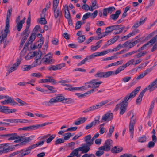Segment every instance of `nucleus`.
<instances>
[{
    "instance_id": "obj_1",
    "label": "nucleus",
    "mask_w": 157,
    "mask_h": 157,
    "mask_svg": "<svg viewBox=\"0 0 157 157\" xmlns=\"http://www.w3.org/2000/svg\"><path fill=\"white\" fill-rule=\"evenodd\" d=\"M140 86H139L135 89L130 94H128L124 98L123 101L117 105L115 110L117 111L119 109V113L123 115L126 111L128 105L127 101L132 100L138 93L140 89Z\"/></svg>"
},
{
    "instance_id": "obj_2",
    "label": "nucleus",
    "mask_w": 157,
    "mask_h": 157,
    "mask_svg": "<svg viewBox=\"0 0 157 157\" xmlns=\"http://www.w3.org/2000/svg\"><path fill=\"white\" fill-rule=\"evenodd\" d=\"M16 137V138L14 141V142L18 143V144L15 145V146H21L33 140L35 138V136L32 135L29 137H24L22 136H20L17 135Z\"/></svg>"
},
{
    "instance_id": "obj_3",
    "label": "nucleus",
    "mask_w": 157,
    "mask_h": 157,
    "mask_svg": "<svg viewBox=\"0 0 157 157\" xmlns=\"http://www.w3.org/2000/svg\"><path fill=\"white\" fill-rule=\"evenodd\" d=\"M136 121V118L134 114H132L131 118L129 125V131L130 133V137L132 139L133 137L134 131V127Z\"/></svg>"
},
{
    "instance_id": "obj_4",
    "label": "nucleus",
    "mask_w": 157,
    "mask_h": 157,
    "mask_svg": "<svg viewBox=\"0 0 157 157\" xmlns=\"http://www.w3.org/2000/svg\"><path fill=\"white\" fill-rule=\"evenodd\" d=\"M41 56V52L40 50L29 53L25 57L26 60H29L35 57L37 59H40Z\"/></svg>"
},
{
    "instance_id": "obj_5",
    "label": "nucleus",
    "mask_w": 157,
    "mask_h": 157,
    "mask_svg": "<svg viewBox=\"0 0 157 157\" xmlns=\"http://www.w3.org/2000/svg\"><path fill=\"white\" fill-rule=\"evenodd\" d=\"M102 83V82L101 81H99L98 80L95 79H93L90 82L86 83V84H89L87 85L88 89L89 88H92L94 89L98 88L99 86Z\"/></svg>"
},
{
    "instance_id": "obj_6",
    "label": "nucleus",
    "mask_w": 157,
    "mask_h": 157,
    "mask_svg": "<svg viewBox=\"0 0 157 157\" xmlns=\"http://www.w3.org/2000/svg\"><path fill=\"white\" fill-rule=\"evenodd\" d=\"M52 55L51 53H48L44 57L42 60L43 63L45 64H48L52 63L54 60L52 58Z\"/></svg>"
},
{
    "instance_id": "obj_7",
    "label": "nucleus",
    "mask_w": 157,
    "mask_h": 157,
    "mask_svg": "<svg viewBox=\"0 0 157 157\" xmlns=\"http://www.w3.org/2000/svg\"><path fill=\"white\" fill-rule=\"evenodd\" d=\"M10 32L9 28L5 27L3 31L0 32V44L2 43L4 39L7 37L8 34Z\"/></svg>"
},
{
    "instance_id": "obj_8",
    "label": "nucleus",
    "mask_w": 157,
    "mask_h": 157,
    "mask_svg": "<svg viewBox=\"0 0 157 157\" xmlns=\"http://www.w3.org/2000/svg\"><path fill=\"white\" fill-rule=\"evenodd\" d=\"M56 135L55 134H48L43 136H41L40 137L42 139H47L46 142L47 144H50L55 138Z\"/></svg>"
},
{
    "instance_id": "obj_9",
    "label": "nucleus",
    "mask_w": 157,
    "mask_h": 157,
    "mask_svg": "<svg viewBox=\"0 0 157 157\" xmlns=\"http://www.w3.org/2000/svg\"><path fill=\"white\" fill-rule=\"evenodd\" d=\"M40 83H51L52 84H55L57 83L56 82L52 77H47L45 79H41L39 81Z\"/></svg>"
},
{
    "instance_id": "obj_10",
    "label": "nucleus",
    "mask_w": 157,
    "mask_h": 157,
    "mask_svg": "<svg viewBox=\"0 0 157 157\" xmlns=\"http://www.w3.org/2000/svg\"><path fill=\"white\" fill-rule=\"evenodd\" d=\"M157 83V81L155 79L147 87L145 88L143 90V91L145 92L147 90H149L150 92L154 90L156 87V86L155 85Z\"/></svg>"
},
{
    "instance_id": "obj_11",
    "label": "nucleus",
    "mask_w": 157,
    "mask_h": 157,
    "mask_svg": "<svg viewBox=\"0 0 157 157\" xmlns=\"http://www.w3.org/2000/svg\"><path fill=\"white\" fill-rule=\"evenodd\" d=\"M113 115L112 113L108 112L103 115L102 117V120L104 121L108 122L113 119Z\"/></svg>"
},
{
    "instance_id": "obj_12",
    "label": "nucleus",
    "mask_w": 157,
    "mask_h": 157,
    "mask_svg": "<svg viewBox=\"0 0 157 157\" xmlns=\"http://www.w3.org/2000/svg\"><path fill=\"white\" fill-rule=\"evenodd\" d=\"M92 136L90 134L84 137V141L86 143L87 145L89 146H90L93 144V140L92 138H91Z\"/></svg>"
},
{
    "instance_id": "obj_13",
    "label": "nucleus",
    "mask_w": 157,
    "mask_h": 157,
    "mask_svg": "<svg viewBox=\"0 0 157 157\" xmlns=\"http://www.w3.org/2000/svg\"><path fill=\"white\" fill-rule=\"evenodd\" d=\"M17 111L16 109H10L8 107L6 106H2V107L1 112L4 113L5 114H7L15 112Z\"/></svg>"
},
{
    "instance_id": "obj_14",
    "label": "nucleus",
    "mask_w": 157,
    "mask_h": 157,
    "mask_svg": "<svg viewBox=\"0 0 157 157\" xmlns=\"http://www.w3.org/2000/svg\"><path fill=\"white\" fill-rule=\"evenodd\" d=\"M6 98H7V99L1 102V103L2 104L6 105L9 103H11V105H15L16 104L14 101L11 97L7 96Z\"/></svg>"
},
{
    "instance_id": "obj_15",
    "label": "nucleus",
    "mask_w": 157,
    "mask_h": 157,
    "mask_svg": "<svg viewBox=\"0 0 157 157\" xmlns=\"http://www.w3.org/2000/svg\"><path fill=\"white\" fill-rule=\"evenodd\" d=\"M12 12V10L11 9L8 10L7 13V17L6 20V25L5 28H9V19L10 18Z\"/></svg>"
},
{
    "instance_id": "obj_16",
    "label": "nucleus",
    "mask_w": 157,
    "mask_h": 157,
    "mask_svg": "<svg viewBox=\"0 0 157 157\" xmlns=\"http://www.w3.org/2000/svg\"><path fill=\"white\" fill-rule=\"evenodd\" d=\"M54 17L55 18H57L60 17L62 15V12L59 9H57V8H53Z\"/></svg>"
},
{
    "instance_id": "obj_17",
    "label": "nucleus",
    "mask_w": 157,
    "mask_h": 157,
    "mask_svg": "<svg viewBox=\"0 0 157 157\" xmlns=\"http://www.w3.org/2000/svg\"><path fill=\"white\" fill-rule=\"evenodd\" d=\"M20 63V62L19 61H17L15 63L13 66L11 67L9 69L8 71L9 73L12 72L13 71L17 69L18 66H19Z\"/></svg>"
},
{
    "instance_id": "obj_18",
    "label": "nucleus",
    "mask_w": 157,
    "mask_h": 157,
    "mask_svg": "<svg viewBox=\"0 0 157 157\" xmlns=\"http://www.w3.org/2000/svg\"><path fill=\"white\" fill-rule=\"evenodd\" d=\"M48 123H44L42 124H39L36 125H32L31 126L32 130H35L38 129L48 124Z\"/></svg>"
},
{
    "instance_id": "obj_19",
    "label": "nucleus",
    "mask_w": 157,
    "mask_h": 157,
    "mask_svg": "<svg viewBox=\"0 0 157 157\" xmlns=\"http://www.w3.org/2000/svg\"><path fill=\"white\" fill-rule=\"evenodd\" d=\"M151 71L150 70H146L143 73L140 74L136 78V79L138 80L144 77L147 74Z\"/></svg>"
},
{
    "instance_id": "obj_20",
    "label": "nucleus",
    "mask_w": 157,
    "mask_h": 157,
    "mask_svg": "<svg viewBox=\"0 0 157 157\" xmlns=\"http://www.w3.org/2000/svg\"><path fill=\"white\" fill-rule=\"evenodd\" d=\"M25 18L24 17L22 20L17 23V29L18 31H20L22 28L23 24L25 23Z\"/></svg>"
},
{
    "instance_id": "obj_21",
    "label": "nucleus",
    "mask_w": 157,
    "mask_h": 157,
    "mask_svg": "<svg viewBox=\"0 0 157 157\" xmlns=\"http://www.w3.org/2000/svg\"><path fill=\"white\" fill-rule=\"evenodd\" d=\"M113 146V142L110 139H108L105 142V146L101 147H111Z\"/></svg>"
},
{
    "instance_id": "obj_22",
    "label": "nucleus",
    "mask_w": 157,
    "mask_h": 157,
    "mask_svg": "<svg viewBox=\"0 0 157 157\" xmlns=\"http://www.w3.org/2000/svg\"><path fill=\"white\" fill-rule=\"evenodd\" d=\"M121 11L120 10L116 11L115 14H113L110 15V18L113 20L117 19L118 17L119 14L121 13Z\"/></svg>"
},
{
    "instance_id": "obj_23",
    "label": "nucleus",
    "mask_w": 157,
    "mask_h": 157,
    "mask_svg": "<svg viewBox=\"0 0 157 157\" xmlns=\"http://www.w3.org/2000/svg\"><path fill=\"white\" fill-rule=\"evenodd\" d=\"M17 134L16 133L7 134L6 135L7 136L8 140H15L17 137Z\"/></svg>"
},
{
    "instance_id": "obj_24",
    "label": "nucleus",
    "mask_w": 157,
    "mask_h": 157,
    "mask_svg": "<svg viewBox=\"0 0 157 157\" xmlns=\"http://www.w3.org/2000/svg\"><path fill=\"white\" fill-rule=\"evenodd\" d=\"M102 42V40H99L96 43L95 46L93 45L91 46V50L92 51H96L98 49L100 48V44Z\"/></svg>"
},
{
    "instance_id": "obj_25",
    "label": "nucleus",
    "mask_w": 157,
    "mask_h": 157,
    "mask_svg": "<svg viewBox=\"0 0 157 157\" xmlns=\"http://www.w3.org/2000/svg\"><path fill=\"white\" fill-rule=\"evenodd\" d=\"M110 52H111V49H108L106 50L103 51L101 52H96V53L97 56V57H98L104 56L108 54Z\"/></svg>"
},
{
    "instance_id": "obj_26",
    "label": "nucleus",
    "mask_w": 157,
    "mask_h": 157,
    "mask_svg": "<svg viewBox=\"0 0 157 157\" xmlns=\"http://www.w3.org/2000/svg\"><path fill=\"white\" fill-rule=\"evenodd\" d=\"M13 150V148H0V155L7 153Z\"/></svg>"
},
{
    "instance_id": "obj_27",
    "label": "nucleus",
    "mask_w": 157,
    "mask_h": 157,
    "mask_svg": "<svg viewBox=\"0 0 157 157\" xmlns=\"http://www.w3.org/2000/svg\"><path fill=\"white\" fill-rule=\"evenodd\" d=\"M138 33V30H136L134 31H132V32H131L128 35H127L126 36H124L123 38H125V39H127L129 38L131 36L135 35Z\"/></svg>"
},
{
    "instance_id": "obj_28",
    "label": "nucleus",
    "mask_w": 157,
    "mask_h": 157,
    "mask_svg": "<svg viewBox=\"0 0 157 157\" xmlns=\"http://www.w3.org/2000/svg\"><path fill=\"white\" fill-rule=\"evenodd\" d=\"M87 89H88V87L86 85H85L79 87H73V91L74 90L83 91Z\"/></svg>"
},
{
    "instance_id": "obj_29",
    "label": "nucleus",
    "mask_w": 157,
    "mask_h": 157,
    "mask_svg": "<svg viewBox=\"0 0 157 157\" xmlns=\"http://www.w3.org/2000/svg\"><path fill=\"white\" fill-rule=\"evenodd\" d=\"M109 31H106V30L105 32L101 33V34H98V36L97 37V40H99L104 37L108 35L109 34Z\"/></svg>"
},
{
    "instance_id": "obj_30",
    "label": "nucleus",
    "mask_w": 157,
    "mask_h": 157,
    "mask_svg": "<svg viewBox=\"0 0 157 157\" xmlns=\"http://www.w3.org/2000/svg\"><path fill=\"white\" fill-rule=\"evenodd\" d=\"M140 58V57H136V55L134 56V58L132 59L133 60V65H136L141 62L142 60Z\"/></svg>"
},
{
    "instance_id": "obj_31",
    "label": "nucleus",
    "mask_w": 157,
    "mask_h": 157,
    "mask_svg": "<svg viewBox=\"0 0 157 157\" xmlns=\"http://www.w3.org/2000/svg\"><path fill=\"white\" fill-rule=\"evenodd\" d=\"M29 122V120L25 119H15V123H27Z\"/></svg>"
},
{
    "instance_id": "obj_32",
    "label": "nucleus",
    "mask_w": 157,
    "mask_h": 157,
    "mask_svg": "<svg viewBox=\"0 0 157 157\" xmlns=\"http://www.w3.org/2000/svg\"><path fill=\"white\" fill-rule=\"evenodd\" d=\"M125 68L123 65L120 66L115 71H114V76L116 75L117 74L119 73L122 71L124 70Z\"/></svg>"
},
{
    "instance_id": "obj_33",
    "label": "nucleus",
    "mask_w": 157,
    "mask_h": 157,
    "mask_svg": "<svg viewBox=\"0 0 157 157\" xmlns=\"http://www.w3.org/2000/svg\"><path fill=\"white\" fill-rule=\"evenodd\" d=\"M145 93V92H144L143 90L140 92V94H139V96L136 100V103L138 104L141 102L142 100V98Z\"/></svg>"
},
{
    "instance_id": "obj_34",
    "label": "nucleus",
    "mask_w": 157,
    "mask_h": 157,
    "mask_svg": "<svg viewBox=\"0 0 157 157\" xmlns=\"http://www.w3.org/2000/svg\"><path fill=\"white\" fill-rule=\"evenodd\" d=\"M117 27L116 25H113L107 27L106 29L105 30L106 31H109V34L112 31L117 29Z\"/></svg>"
},
{
    "instance_id": "obj_35",
    "label": "nucleus",
    "mask_w": 157,
    "mask_h": 157,
    "mask_svg": "<svg viewBox=\"0 0 157 157\" xmlns=\"http://www.w3.org/2000/svg\"><path fill=\"white\" fill-rule=\"evenodd\" d=\"M104 78H107L111 76H114V71H110L106 72H104Z\"/></svg>"
},
{
    "instance_id": "obj_36",
    "label": "nucleus",
    "mask_w": 157,
    "mask_h": 157,
    "mask_svg": "<svg viewBox=\"0 0 157 157\" xmlns=\"http://www.w3.org/2000/svg\"><path fill=\"white\" fill-rule=\"evenodd\" d=\"M122 148H112L111 151L113 153H117L122 151Z\"/></svg>"
},
{
    "instance_id": "obj_37",
    "label": "nucleus",
    "mask_w": 157,
    "mask_h": 157,
    "mask_svg": "<svg viewBox=\"0 0 157 157\" xmlns=\"http://www.w3.org/2000/svg\"><path fill=\"white\" fill-rule=\"evenodd\" d=\"M117 40V37H115L108 41L106 44L107 46H109L114 43Z\"/></svg>"
},
{
    "instance_id": "obj_38",
    "label": "nucleus",
    "mask_w": 157,
    "mask_h": 157,
    "mask_svg": "<svg viewBox=\"0 0 157 157\" xmlns=\"http://www.w3.org/2000/svg\"><path fill=\"white\" fill-rule=\"evenodd\" d=\"M154 105H155V101H151V105H150V107H149V109L148 110V114L149 115H150L152 113V112L153 109L154 107Z\"/></svg>"
},
{
    "instance_id": "obj_39",
    "label": "nucleus",
    "mask_w": 157,
    "mask_h": 157,
    "mask_svg": "<svg viewBox=\"0 0 157 157\" xmlns=\"http://www.w3.org/2000/svg\"><path fill=\"white\" fill-rule=\"evenodd\" d=\"M58 102H63L65 99V98L61 94H59L56 97Z\"/></svg>"
},
{
    "instance_id": "obj_40",
    "label": "nucleus",
    "mask_w": 157,
    "mask_h": 157,
    "mask_svg": "<svg viewBox=\"0 0 157 157\" xmlns=\"http://www.w3.org/2000/svg\"><path fill=\"white\" fill-rule=\"evenodd\" d=\"M100 119V116H97L95 117L94 119V120L91 122L93 124V125H94V126L99 123Z\"/></svg>"
},
{
    "instance_id": "obj_41",
    "label": "nucleus",
    "mask_w": 157,
    "mask_h": 157,
    "mask_svg": "<svg viewBox=\"0 0 157 157\" xmlns=\"http://www.w3.org/2000/svg\"><path fill=\"white\" fill-rule=\"evenodd\" d=\"M104 153V151L101 148H98V150L95 153V155L97 157H100Z\"/></svg>"
},
{
    "instance_id": "obj_42",
    "label": "nucleus",
    "mask_w": 157,
    "mask_h": 157,
    "mask_svg": "<svg viewBox=\"0 0 157 157\" xmlns=\"http://www.w3.org/2000/svg\"><path fill=\"white\" fill-rule=\"evenodd\" d=\"M114 131V127L113 126H111L109 130V132L107 135V136L108 137H110L113 132Z\"/></svg>"
},
{
    "instance_id": "obj_43",
    "label": "nucleus",
    "mask_w": 157,
    "mask_h": 157,
    "mask_svg": "<svg viewBox=\"0 0 157 157\" xmlns=\"http://www.w3.org/2000/svg\"><path fill=\"white\" fill-rule=\"evenodd\" d=\"M45 141L44 140L40 141L37 142L35 144H34L33 146V147H40L42 146L44 143Z\"/></svg>"
},
{
    "instance_id": "obj_44",
    "label": "nucleus",
    "mask_w": 157,
    "mask_h": 157,
    "mask_svg": "<svg viewBox=\"0 0 157 157\" xmlns=\"http://www.w3.org/2000/svg\"><path fill=\"white\" fill-rule=\"evenodd\" d=\"M18 130L19 131L24 130L25 131H30L32 130L31 125L19 128L18 129Z\"/></svg>"
},
{
    "instance_id": "obj_45",
    "label": "nucleus",
    "mask_w": 157,
    "mask_h": 157,
    "mask_svg": "<svg viewBox=\"0 0 157 157\" xmlns=\"http://www.w3.org/2000/svg\"><path fill=\"white\" fill-rule=\"evenodd\" d=\"M131 44V42L129 41H126L123 44V47H124V48L126 47L129 48H130L132 47V46Z\"/></svg>"
},
{
    "instance_id": "obj_46",
    "label": "nucleus",
    "mask_w": 157,
    "mask_h": 157,
    "mask_svg": "<svg viewBox=\"0 0 157 157\" xmlns=\"http://www.w3.org/2000/svg\"><path fill=\"white\" fill-rule=\"evenodd\" d=\"M43 86L46 87L51 92L53 93L55 92V89L53 86L48 85H43Z\"/></svg>"
},
{
    "instance_id": "obj_47",
    "label": "nucleus",
    "mask_w": 157,
    "mask_h": 157,
    "mask_svg": "<svg viewBox=\"0 0 157 157\" xmlns=\"http://www.w3.org/2000/svg\"><path fill=\"white\" fill-rule=\"evenodd\" d=\"M79 148H78L75 149L71 153H70V155L73 156H78V155L79 151Z\"/></svg>"
},
{
    "instance_id": "obj_48",
    "label": "nucleus",
    "mask_w": 157,
    "mask_h": 157,
    "mask_svg": "<svg viewBox=\"0 0 157 157\" xmlns=\"http://www.w3.org/2000/svg\"><path fill=\"white\" fill-rule=\"evenodd\" d=\"M36 59L35 61L30 65L32 68L36 67L40 64V62H38L39 59H37L36 58Z\"/></svg>"
},
{
    "instance_id": "obj_49",
    "label": "nucleus",
    "mask_w": 157,
    "mask_h": 157,
    "mask_svg": "<svg viewBox=\"0 0 157 157\" xmlns=\"http://www.w3.org/2000/svg\"><path fill=\"white\" fill-rule=\"evenodd\" d=\"M36 35L35 33H33L29 39V42L32 43L36 38Z\"/></svg>"
},
{
    "instance_id": "obj_50",
    "label": "nucleus",
    "mask_w": 157,
    "mask_h": 157,
    "mask_svg": "<svg viewBox=\"0 0 157 157\" xmlns=\"http://www.w3.org/2000/svg\"><path fill=\"white\" fill-rule=\"evenodd\" d=\"M64 142V140L63 138H59L56 139L55 141L54 144L56 145H58Z\"/></svg>"
},
{
    "instance_id": "obj_51",
    "label": "nucleus",
    "mask_w": 157,
    "mask_h": 157,
    "mask_svg": "<svg viewBox=\"0 0 157 157\" xmlns=\"http://www.w3.org/2000/svg\"><path fill=\"white\" fill-rule=\"evenodd\" d=\"M31 152V149L29 148H28L26 150H24V151L21 154V156H24L28 154L29 153Z\"/></svg>"
},
{
    "instance_id": "obj_52",
    "label": "nucleus",
    "mask_w": 157,
    "mask_h": 157,
    "mask_svg": "<svg viewBox=\"0 0 157 157\" xmlns=\"http://www.w3.org/2000/svg\"><path fill=\"white\" fill-rule=\"evenodd\" d=\"M23 70L24 71H28L30 70L32 67L30 65H25L22 67Z\"/></svg>"
},
{
    "instance_id": "obj_53",
    "label": "nucleus",
    "mask_w": 157,
    "mask_h": 157,
    "mask_svg": "<svg viewBox=\"0 0 157 157\" xmlns=\"http://www.w3.org/2000/svg\"><path fill=\"white\" fill-rule=\"evenodd\" d=\"M38 22L41 24H45L47 22L46 19L44 17H41L40 19H39L37 21Z\"/></svg>"
},
{
    "instance_id": "obj_54",
    "label": "nucleus",
    "mask_w": 157,
    "mask_h": 157,
    "mask_svg": "<svg viewBox=\"0 0 157 157\" xmlns=\"http://www.w3.org/2000/svg\"><path fill=\"white\" fill-rule=\"evenodd\" d=\"M79 151H81L82 153H86L90 150V148H79Z\"/></svg>"
},
{
    "instance_id": "obj_55",
    "label": "nucleus",
    "mask_w": 157,
    "mask_h": 157,
    "mask_svg": "<svg viewBox=\"0 0 157 157\" xmlns=\"http://www.w3.org/2000/svg\"><path fill=\"white\" fill-rule=\"evenodd\" d=\"M146 138L144 135H143L141 137H140L138 139V141L140 143H144L146 141Z\"/></svg>"
},
{
    "instance_id": "obj_56",
    "label": "nucleus",
    "mask_w": 157,
    "mask_h": 157,
    "mask_svg": "<svg viewBox=\"0 0 157 157\" xmlns=\"http://www.w3.org/2000/svg\"><path fill=\"white\" fill-rule=\"evenodd\" d=\"M58 102L56 97L51 99L49 101V103L51 105Z\"/></svg>"
},
{
    "instance_id": "obj_57",
    "label": "nucleus",
    "mask_w": 157,
    "mask_h": 157,
    "mask_svg": "<svg viewBox=\"0 0 157 157\" xmlns=\"http://www.w3.org/2000/svg\"><path fill=\"white\" fill-rule=\"evenodd\" d=\"M91 13L90 12H88L85 14L83 16L82 18V20H84L87 18L91 16Z\"/></svg>"
},
{
    "instance_id": "obj_58",
    "label": "nucleus",
    "mask_w": 157,
    "mask_h": 157,
    "mask_svg": "<svg viewBox=\"0 0 157 157\" xmlns=\"http://www.w3.org/2000/svg\"><path fill=\"white\" fill-rule=\"evenodd\" d=\"M72 136L71 133H67L64 135V141L68 140Z\"/></svg>"
},
{
    "instance_id": "obj_59",
    "label": "nucleus",
    "mask_w": 157,
    "mask_h": 157,
    "mask_svg": "<svg viewBox=\"0 0 157 157\" xmlns=\"http://www.w3.org/2000/svg\"><path fill=\"white\" fill-rule=\"evenodd\" d=\"M124 48V47H123V44H120L118 45L115 48H113V49L111 50V52L113 51H116L118 50H120L121 48Z\"/></svg>"
},
{
    "instance_id": "obj_60",
    "label": "nucleus",
    "mask_w": 157,
    "mask_h": 157,
    "mask_svg": "<svg viewBox=\"0 0 157 157\" xmlns=\"http://www.w3.org/2000/svg\"><path fill=\"white\" fill-rule=\"evenodd\" d=\"M133 59H131V60L128 61L125 64H123V65L124 66L125 68H126V67L130 65H133Z\"/></svg>"
},
{
    "instance_id": "obj_61",
    "label": "nucleus",
    "mask_w": 157,
    "mask_h": 157,
    "mask_svg": "<svg viewBox=\"0 0 157 157\" xmlns=\"http://www.w3.org/2000/svg\"><path fill=\"white\" fill-rule=\"evenodd\" d=\"M52 43L53 45H56L59 44V40L56 38H53L52 40Z\"/></svg>"
},
{
    "instance_id": "obj_62",
    "label": "nucleus",
    "mask_w": 157,
    "mask_h": 157,
    "mask_svg": "<svg viewBox=\"0 0 157 157\" xmlns=\"http://www.w3.org/2000/svg\"><path fill=\"white\" fill-rule=\"evenodd\" d=\"M86 38L84 35L80 36L78 38V40L79 43L83 42L85 40Z\"/></svg>"
},
{
    "instance_id": "obj_63",
    "label": "nucleus",
    "mask_w": 157,
    "mask_h": 157,
    "mask_svg": "<svg viewBox=\"0 0 157 157\" xmlns=\"http://www.w3.org/2000/svg\"><path fill=\"white\" fill-rule=\"evenodd\" d=\"M96 57H97V56L96 52H95L89 56H87L85 58L87 59V61L88 60L92 58H94Z\"/></svg>"
},
{
    "instance_id": "obj_64",
    "label": "nucleus",
    "mask_w": 157,
    "mask_h": 157,
    "mask_svg": "<svg viewBox=\"0 0 157 157\" xmlns=\"http://www.w3.org/2000/svg\"><path fill=\"white\" fill-rule=\"evenodd\" d=\"M82 23L80 21H77L76 23L75 28L76 29H79L82 25Z\"/></svg>"
}]
</instances>
